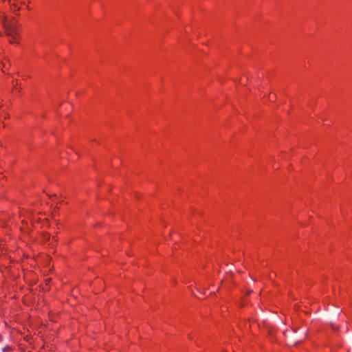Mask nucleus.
Masks as SVG:
<instances>
[{"label":"nucleus","instance_id":"nucleus-1","mask_svg":"<svg viewBox=\"0 0 352 352\" xmlns=\"http://www.w3.org/2000/svg\"><path fill=\"white\" fill-rule=\"evenodd\" d=\"M6 34L9 38L10 43H17L15 41L18 37V24L14 21L4 20L3 21Z\"/></svg>","mask_w":352,"mask_h":352}]
</instances>
